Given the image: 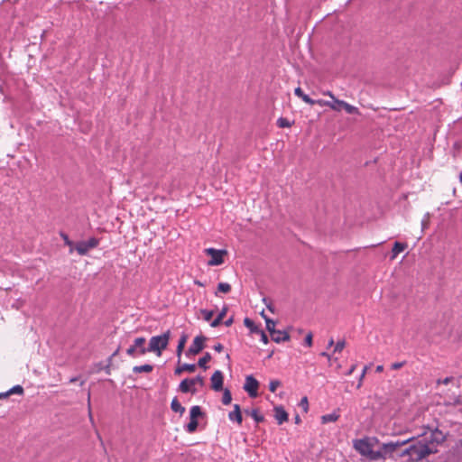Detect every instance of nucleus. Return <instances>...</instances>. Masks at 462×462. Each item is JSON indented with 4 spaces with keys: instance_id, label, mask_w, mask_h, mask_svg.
<instances>
[{
    "instance_id": "obj_22",
    "label": "nucleus",
    "mask_w": 462,
    "mask_h": 462,
    "mask_svg": "<svg viewBox=\"0 0 462 462\" xmlns=\"http://www.w3.org/2000/svg\"><path fill=\"white\" fill-rule=\"evenodd\" d=\"M171 408L174 412H179L180 414H183L185 412V408L180 403L177 397L173 398L171 401Z\"/></svg>"
},
{
    "instance_id": "obj_53",
    "label": "nucleus",
    "mask_w": 462,
    "mask_h": 462,
    "mask_svg": "<svg viewBox=\"0 0 462 462\" xmlns=\"http://www.w3.org/2000/svg\"><path fill=\"white\" fill-rule=\"evenodd\" d=\"M233 321H234V319H233V318L231 317V318H229L228 319H226V320L224 322V325H225L226 327H230V326L233 324Z\"/></svg>"
},
{
    "instance_id": "obj_19",
    "label": "nucleus",
    "mask_w": 462,
    "mask_h": 462,
    "mask_svg": "<svg viewBox=\"0 0 462 462\" xmlns=\"http://www.w3.org/2000/svg\"><path fill=\"white\" fill-rule=\"evenodd\" d=\"M407 248V244L395 242L393 247L392 258L394 259L400 253L403 252Z\"/></svg>"
},
{
    "instance_id": "obj_54",
    "label": "nucleus",
    "mask_w": 462,
    "mask_h": 462,
    "mask_svg": "<svg viewBox=\"0 0 462 462\" xmlns=\"http://www.w3.org/2000/svg\"><path fill=\"white\" fill-rule=\"evenodd\" d=\"M375 371L377 373L383 372V365H377L376 368H375Z\"/></svg>"
},
{
    "instance_id": "obj_60",
    "label": "nucleus",
    "mask_w": 462,
    "mask_h": 462,
    "mask_svg": "<svg viewBox=\"0 0 462 462\" xmlns=\"http://www.w3.org/2000/svg\"><path fill=\"white\" fill-rule=\"evenodd\" d=\"M119 350H120V348H119V347H117V348H116V350L112 355H111L110 359H111L112 357L116 356L118 354Z\"/></svg>"
},
{
    "instance_id": "obj_59",
    "label": "nucleus",
    "mask_w": 462,
    "mask_h": 462,
    "mask_svg": "<svg viewBox=\"0 0 462 462\" xmlns=\"http://www.w3.org/2000/svg\"><path fill=\"white\" fill-rule=\"evenodd\" d=\"M78 380H79V377H78V376H75V377H71V378L69 379V382L70 383H72L77 382Z\"/></svg>"
},
{
    "instance_id": "obj_12",
    "label": "nucleus",
    "mask_w": 462,
    "mask_h": 462,
    "mask_svg": "<svg viewBox=\"0 0 462 462\" xmlns=\"http://www.w3.org/2000/svg\"><path fill=\"white\" fill-rule=\"evenodd\" d=\"M274 417L279 425L288 420V413L282 406L274 407Z\"/></svg>"
},
{
    "instance_id": "obj_6",
    "label": "nucleus",
    "mask_w": 462,
    "mask_h": 462,
    "mask_svg": "<svg viewBox=\"0 0 462 462\" xmlns=\"http://www.w3.org/2000/svg\"><path fill=\"white\" fill-rule=\"evenodd\" d=\"M208 255L211 256V259L208 261V264L211 266L220 265L224 263V255L226 254V250L215 249V248H207L205 250Z\"/></svg>"
},
{
    "instance_id": "obj_51",
    "label": "nucleus",
    "mask_w": 462,
    "mask_h": 462,
    "mask_svg": "<svg viewBox=\"0 0 462 462\" xmlns=\"http://www.w3.org/2000/svg\"><path fill=\"white\" fill-rule=\"evenodd\" d=\"M303 101L310 106L315 105L316 99L310 98L308 95L303 97Z\"/></svg>"
},
{
    "instance_id": "obj_42",
    "label": "nucleus",
    "mask_w": 462,
    "mask_h": 462,
    "mask_svg": "<svg viewBox=\"0 0 462 462\" xmlns=\"http://www.w3.org/2000/svg\"><path fill=\"white\" fill-rule=\"evenodd\" d=\"M346 346L345 340H338L334 347V352H341Z\"/></svg>"
},
{
    "instance_id": "obj_48",
    "label": "nucleus",
    "mask_w": 462,
    "mask_h": 462,
    "mask_svg": "<svg viewBox=\"0 0 462 462\" xmlns=\"http://www.w3.org/2000/svg\"><path fill=\"white\" fill-rule=\"evenodd\" d=\"M405 362H396V363H393L391 365V369L393 370H397V369H400L402 368L403 365H404Z\"/></svg>"
},
{
    "instance_id": "obj_25",
    "label": "nucleus",
    "mask_w": 462,
    "mask_h": 462,
    "mask_svg": "<svg viewBox=\"0 0 462 462\" xmlns=\"http://www.w3.org/2000/svg\"><path fill=\"white\" fill-rule=\"evenodd\" d=\"M339 414L337 412H332L328 414H325L321 417L322 423H329V422H335L338 420Z\"/></svg>"
},
{
    "instance_id": "obj_52",
    "label": "nucleus",
    "mask_w": 462,
    "mask_h": 462,
    "mask_svg": "<svg viewBox=\"0 0 462 462\" xmlns=\"http://www.w3.org/2000/svg\"><path fill=\"white\" fill-rule=\"evenodd\" d=\"M214 350L217 352H221L224 349V346L222 344L217 343L213 346Z\"/></svg>"
},
{
    "instance_id": "obj_56",
    "label": "nucleus",
    "mask_w": 462,
    "mask_h": 462,
    "mask_svg": "<svg viewBox=\"0 0 462 462\" xmlns=\"http://www.w3.org/2000/svg\"><path fill=\"white\" fill-rule=\"evenodd\" d=\"M356 369V365H352L351 368L348 370V372L346 373L347 375H350L352 374V373L354 372V370Z\"/></svg>"
},
{
    "instance_id": "obj_1",
    "label": "nucleus",
    "mask_w": 462,
    "mask_h": 462,
    "mask_svg": "<svg viewBox=\"0 0 462 462\" xmlns=\"http://www.w3.org/2000/svg\"><path fill=\"white\" fill-rule=\"evenodd\" d=\"M411 462H419L427 457L430 454L437 452L433 449L429 443L418 440L411 444Z\"/></svg>"
},
{
    "instance_id": "obj_10",
    "label": "nucleus",
    "mask_w": 462,
    "mask_h": 462,
    "mask_svg": "<svg viewBox=\"0 0 462 462\" xmlns=\"http://www.w3.org/2000/svg\"><path fill=\"white\" fill-rule=\"evenodd\" d=\"M446 439H447L446 434L439 429H435L434 430H431L430 437L426 438L427 443L429 442L430 444H436V445L442 444L446 440Z\"/></svg>"
},
{
    "instance_id": "obj_57",
    "label": "nucleus",
    "mask_w": 462,
    "mask_h": 462,
    "mask_svg": "<svg viewBox=\"0 0 462 462\" xmlns=\"http://www.w3.org/2000/svg\"><path fill=\"white\" fill-rule=\"evenodd\" d=\"M9 395H10V394L8 393V391H7V392H5V393H0V399H2V398H5V397H7V396H9Z\"/></svg>"
},
{
    "instance_id": "obj_46",
    "label": "nucleus",
    "mask_w": 462,
    "mask_h": 462,
    "mask_svg": "<svg viewBox=\"0 0 462 462\" xmlns=\"http://www.w3.org/2000/svg\"><path fill=\"white\" fill-rule=\"evenodd\" d=\"M315 105H319L320 106H330V101L323 100V99H316Z\"/></svg>"
},
{
    "instance_id": "obj_32",
    "label": "nucleus",
    "mask_w": 462,
    "mask_h": 462,
    "mask_svg": "<svg viewBox=\"0 0 462 462\" xmlns=\"http://www.w3.org/2000/svg\"><path fill=\"white\" fill-rule=\"evenodd\" d=\"M244 324L245 326L249 328L252 332H255V333H258L259 329L257 328V327L255 326L254 322L249 319V318H245L244 319Z\"/></svg>"
},
{
    "instance_id": "obj_18",
    "label": "nucleus",
    "mask_w": 462,
    "mask_h": 462,
    "mask_svg": "<svg viewBox=\"0 0 462 462\" xmlns=\"http://www.w3.org/2000/svg\"><path fill=\"white\" fill-rule=\"evenodd\" d=\"M444 403L446 405H457L460 403V398L457 393H453L444 398Z\"/></svg>"
},
{
    "instance_id": "obj_4",
    "label": "nucleus",
    "mask_w": 462,
    "mask_h": 462,
    "mask_svg": "<svg viewBox=\"0 0 462 462\" xmlns=\"http://www.w3.org/2000/svg\"><path fill=\"white\" fill-rule=\"evenodd\" d=\"M99 245V240L96 237H90L87 241H79L75 244L74 250L79 255H86L91 250L96 248Z\"/></svg>"
},
{
    "instance_id": "obj_44",
    "label": "nucleus",
    "mask_w": 462,
    "mask_h": 462,
    "mask_svg": "<svg viewBox=\"0 0 462 462\" xmlns=\"http://www.w3.org/2000/svg\"><path fill=\"white\" fill-rule=\"evenodd\" d=\"M411 445H409L407 448H405L401 453H400V457H408V460L411 462Z\"/></svg>"
},
{
    "instance_id": "obj_5",
    "label": "nucleus",
    "mask_w": 462,
    "mask_h": 462,
    "mask_svg": "<svg viewBox=\"0 0 462 462\" xmlns=\"http://www.w3.org/2000/svg\"><path fill=\"white\" fill-rule=\"evenodd\" d=\"M373 443L367 439H356L354 441L355 449L362 456L368 457L373 450Z\"/></svg>"
},
{
    "instance_id": "obj_26",
    "label": "nucleus",
    "mask_w": 462,
    "mask_h": 462,
    "mask_svg": "<svg viewBox=\"0 0 462 462\" xmlns=\"http://www.w3.org/2000/svg\"><path fill=\"white\" fill-rule=\"evenodd\" d=\"M198 426H199L198 420L189 419V422L184 426V429L188 433H193L196 431Z\"/></svg>"
},
{
    "instance_id": "obj_20",
    "label": "nucleus",
    "mask_w": 462,
    "mask_h": 462,
    "mask_svg": "<svg viewBox=\"0 0 462 462\" xmlns=\"http://www.w3.org/2000/svg\"><path fill=\"white\" fill-rule=\"evenodd\" d=\"M281 333H282L281 335L276 334V333L271 334L272 339L276 343L288 341L290 339V336L286 331L281 330Z\"/></svg>"
},
{
    "instance_id": "obj_11",
    "label": "nucleus",
    "mask_w": 462,
    "mask_h": 462,
    "mask_svg": "<svg viewBox=\"0 0 462 462\" xmlns=\"http://www.w3.org/2000/svg\"><path fill=\"white\" fill-rule=\"evenodd\" d=\"M211 387L214 391L219 392L223 389V373L220 370H217L211 375Z\"/></svg>"
},
{
    "instance_id": "obj_50",
    "label": "nucleus",
    "mask_w": 462,
    "mask_h": 462,
    "mask_svg": "<svg viewBox=\"0 0 462 462\" xmlns=\"http://www.w3.org/2000/svg\"><path fill=\"white\" fill-rule=\"evenodd\" d=\"M366 370H367V366H365L361 374H360V378H359V383L357 384V388H360L361 385H362V381H363V378L365 377V374L366 373Z\"/></svg>"
},
{
    "instance_id": "obj_43",
    "label": "nucleus",
    "mask_w": 462,
    "mask_h": 462,
    "mask_svg": "<svg viewBox=\"0 0 462 462\" xmlns=\"http://www.w3.org/2000/svg\"><path fill=\"white\" fill-rule=\"evenodd\" d=\"M455 378L453 376L446 377L444 379H439L437 381V384H448L449 383H454Z\"/></svg>"
},
{
    "instance_id": "obj_16",
    "label": "nucleus",
    "mask_w": 462,
    "mask_h": 462,
    "mask_svg": "<svg viewBox=\"0 0 462 462\" xmlns=\"http://www.w3.org/2000/svg\"><path fill=\"white\" fill-rule=\"evenodd\" d=\"M195 370H196V365H194V364H183V365L178 366L175 369L174 374L176 375H179L181 373H183L184 371H188L189 373H193V372H195Z\"/></svg>"
},
{
    "instance_id": "obj_47",
    "label": "nucleus",
    "mask_w": 462,
    "mask_h": 462,
    "mask_svg": "<svg viewBox=\"0 0 462 462\" xmlns=\"http://www.w3.org/2000/svg\"><path fill=\"white\" fill-rule=\"evenodd\" d=\"M304 344L307 346H312V334L311 333H309L305 339H304Z\"/></svg>"
},
{
    "instance_id": "obj_8",
    "label": "nucleus",
    "mask_w": 462,
    "mask_h": 462,
    "mask_svg": "<svg viewBox=\"0 0 462 462\" xmlns=\"http://www.w3.org/2000/svg\"><path fill=\"white\" fill-rule=\"evenodd\" d=\"M259 387V382L252 375L245 377V383L244 384V390L248 393L251 398H255L258 395L257 390Z\"/></svg>"
},
{
    "instance_id": "obj_28",
    "label": "nucleus",
    "mask_w": 462,
    "mask_h": 462,
    "mask_svg": "<svg viewBox=\"0 0 462 462\" xmlns=\"http://www.w3.org/2000/svg\"><path fill=\"white\" fill-rule=\"evenodd\" d=\"M60 236L64 241V244L69 246V253L71 254L74 251L75 244L69 239V236L64 232H60Z\"/></svg>"
},
{
    "instance_id": "obj_45",
    "label": "nucleus",
    "mask_w": 462,
    "mask_h": 462,
    "mask_svg": "<svg viewBox=\"0 0 462 462\" xmlns=\"http://www.w3.org/2000/svg\"><path fill=\"white\" fill-rule=\"evenodd\" d=\"M294 94L298 97L301 98L302 100H303V97L307 96L300 87H298L294 89Z\"/></svg>"
},
{
    "instance_id": "obj_41",
    "label": "nucleus",
    "mask_w": 462,
    "mask_h": 462,
    "mask_svg": "<svg viewBox=\"0 0 462 462\" xmlns=\"http://www.w3.org/2000/svg\"><path fill=\"white\" fill-rule=\"evenodd\" d=\"M300 407H301L303 409V411L305 412L308 411L309 410V402H308V398L306 396L302 397L300 403H299Z\"/></svg>"
},
{
    "instance_id": "obj_64",
    "label": "nucleus",
    "mask_w": 462,
    "mask_h": 462,
    "mask_svg": "<svg viewBox=\"0 0 462 462\" xmlns=\"http://www.w3.org/2000/svg\"><path fill=\"white\" fill-rule=\"evenodd\" d=\"M421 226H422V228H425V227H426V226H427V221L423 219V220L421 221Z\"/></svg>"
},
{
    "instance_id": "obj_9",
    "label": "nucleus",
    "mask_w": 462,
    "mask_h": 462,
    "mask_svg": "<svg viewBox=\"0 0 462 462\" xmlns=\"http://www.w3.org/2000/svg\"><path fill=\"white\" fill-rule=\"evenodd\" d=\"M206 339H207L206 337L203 335H199V336L195 337L192 344L190 345V346L188 349V354L197 355L200 351H202V349L204 348V342L206 341Z\"/></svg>"
},
{
    "instance_id": "obj_40",
    "label": "nucleus",
    "mask_w": 462,
    "mask_h": 462,
    "mask_svg": "<svg viewBox=\"0 0 462 462\" xmlns=\"http://www.w3.org/2000/svg\"><path fill=\"white\" fill-rule=\"evenodd\" d=\"M277 125L280 127H289V126H291V124H290L289 120L287 118H284V117H280L277 120Z\"/></svg>"
},
{
    "instance_id": "obj_33",
    "label": "nucleus",
    "mask_w": 462,
    "mask_h": 462,
    "mask_svg": "<svg viewBox=\"0 0 462 462\" xmlns=\"http://www.w3.org/2000/svg\"><path fill=\"white\" fill-rule=\"evenodd\" d=\"M232 395L231 392L228 389H225L222 396V402L224 405H228L231 403Z\"/></svg>"
},
{
    "instance_id": "obj_35",
    "label": "nucleus",
    "mask_w": 462,
    "mask_h": 462,
    "mask_svg": "<svg viewBox=\"0 0 462 462\" xmlns=\"http://www.w3.org/2000/svg\"><path fill=\"white\" fill-rule=\"evenodd\" d=\"M200 313L204 319L205 321H210L213 315H214V310H205V309H201L200 310Z\"/></svg>"
},
{
    "instance_id": "obj_27",
    "label": "nucleus",
    "mask_w": 462,
    "mask_h": 462,
    "mask_svg": "<svg viewBox=\"0 0 462 462\" xmlns=\"http://www.w3.org/2000/svg\"><path fill=\"white\" fill-rule=\"evenodd\" d=\"M203 412L201 408L199 405H194L190 408L189 411V419L198 420L199 417L202 416Z\"/></svg>"
},
{
    "instance_id": "obj_55",
    "label": "nucleus",
    "mask_w": 462,
    "mask_h": 462,
    "mask_svg": "<svg viewBox=\"0 0 462 462\" xmlns=\"http://www.w3.org/2000/svg\"><path fill=\"white\" fill-rule=\"evenodd\" d=\"M263 302L266 304V306H267L268 310H269L270 311L273 312V309L272 308L271 304H268V303H267V300H266V299H263Z\"/></svg>"
},
{
    "instance_id": "obj_15",
    "label": "nucleus",
    "mask_w": 462,
    "mask_h": 462,
    "mask_svg": "<svg viewBox=\"0 0 462 462\" xmlns=\"http://www.w3.org/2000/svg\"><path fill=\"white\" fill-rule=\"evenodd\" d=\"M262 317L265 320V324H266V328L267 330L270 332V334H273V333H276V334H279L281 335V330H277L275 329V322L271 319L270 318H268L265 314H264V311H262L261 313Z\"/></svg>"
},
{
    "instance_id": "obj_30",
    "label": "nucleus",
    "mask_w": 462,
    "mask_h": 462,
    "mask_svg": "<svg viewBox=\"0 0 462 462\" xmlns=\"http://www.w3.org/2000/svg\"><path fill=\"white\" fill-rule=\"evenodd\" d=\"M368 458L371 460H378L381 458H385V454H384L383 450L382 449V448H380V450H377V451H374L373 449L371 454L369 455Z\"/></svg>"
},
{
    "instance_id": "obj_23",
    "label": "nucleus",
    "mask_w": 462,
    "mask_h": 462,
    "mask_svg": "<svg viewBox=\"0 0 462 462\" xmlns=\"http://www.w3.org/2000/svg\"><path fill=\"white\" fill-rule=\"evenodd\" d=\"M187 339H188V336L185 334H182L179 339L177 349H176V353L179 357H180V356H181V353L184 349Z\"/></svg>"
},
{
    "instance_id": "obj_3",
    "label": "nucleus",
    "mask_w": 462,
    "mask_h": 462,
    "mask_svg": "<svg viewBox=\"0 0 462 462\" xmlns=\"http://www.w3.org/2000/svg\"><path fill=\"white\" fill-rule=\"evenodd\" d=\"M146 342L145 337H140L134 340V344L126 349V354L129 356L136 357L138 356H143L147 353L144 344Z\"/></svg>"
},
{
    "instance_id": "obj_61",
    "label": "nucleus",
    "mask_w": 462,
    "mask_h": 462,
    "mask_svg": "<svg viewBox=\"0 0 462 462\" xmlns=\"http://www.w3.org/2000/svg\"><path fill=\"white\" fill-rule=\"evenodd\" d=\"M334 345V339L333 338H330L328 343V346L330 347Z\"/></svg>"
},
{
    "instance_id": "obj_49",
    "label": "nucleus",
    "mask_w": 462,
    "mask_h": 462,
    "mask_svg": "<svg viewBox=\"0 0 462 462\" xmlns=\"http://www.w3.org/2000/svg\"><path fill=\"white\" fill-rule=\"evenodd\" d=\"M258 333L261 334V341L263 343V344H268L269 342V339H268V337L267 335L263 331V330H259Z\"/></svg>"
},
{
    "instance_id": "obj_24",
    "label": "nucleus",
    "mask_w": 462,
    "mask_h": 462,
    "mask_svg": "<svg viewBox=\"0 0 462 462\" xmlns=\"http://www.w3.org/2000/svg\"><path fill=\"white\" fill-rule=\"evenodd\" d=\"M339 105L342 106V109H345L346 112L349 115H354V114H357L358 113V108L348 104L347 102L346 101H341V102H338Z\"/></svg>"
},
{
    "instance_id": "obj_62",
    "label": "nucleus",
    "mask_w": 462,
    "mask_h": 462,
    "mask_svg": "<svg viewBox=\"0 0 462 462\" xmlns=\"http://www.w3.org/2000/svg\"><path fill=\"white\" fill-rule=\"evenodd\" d=\"M326 95L329 96L332 99H335V96L332 94L331 91H328Z\"/></svg>"
},
{
    "instance_id": "obj_38",
    "label": "nucleus",
    "mask_w": 462,
    "mask_h": 462,
    "mask_svg": "<svg viewBox=\"0 0 462 462\" xmlns=\"http://www.w3.org/2000/svg\"><path fill=\"white\" fill-rule=\"evenodd\" d=\"M341 101L342 100L337 99L335 97V99H333V101H330V106H328V107H330L331 109H333L335 111H341L342 106L338 104V102H341Z\"/></svg>"
},
{
    "instance_id": "obj_21",
    "label": "nucleus",
    "mask_w": 462,
    "mask_h": 462,
    "mask_svg": "<svg viewBox=\"0 0 462 462\" xmlns=\"http://www.w3.org/2000/svg\"><path fill=\"white\" fill-rule=\"evenodd\" d=\"M153 370V366L149 364L142 365H135L133 368V372L135 374L140 373H151Z\"/></svg>"
},
{
    "instance_id": "obj_29",
    "label": "nucleus",
    "mask_w": 462,
    "mask_h": 462,
    "mask_svg": "<svg viewBox=\"0 0 462 462\" xmlns=\"http://www.w3.org/2000/svg\"><path fill=\"white\" fill-rule=\"evenodd\" d=\"M210 360H211V355L208 352H207L201 358L199 359L198 365L199 367L203 368L204 370H206L208 368L206 364L208 362H209Z\"/></svg>"
},
{
    "instance_id": "obj_63",
    "label": "nucleus",
    "mask_w": 462,
    "mask_h": 462,
    "mask_svg": "<svg viewBox=\"0 0 462 462\" xmlns=\"http://www.w3.org/2000/svg\"><path fill=\"white\" fill-rule=\"evenodd\" d=\"M295 422H296V423H300V416H299V415H296V416H295Z\"/></svg>"
},
{
    "instance_id": "obj_36",
    "label": "nucleus",
    "mask_w": 462,
    "mask_h": 462,
    "mask_svg": "<svg viewBox=\"0 0 462 462\" xmlns=\"http://www.w3.org/2000/svg\"><path fill=\"white\" fill-rule=\"evenodd\" d=\"M23 388L17 384V385H14L13 386L10 390H8V393L11 395V394H23Z\"/></svg>"
},
{
    "instance_id": "obj_39",
    "label": "nucleus",
    "mask_w": 462,
    "mask_h": 462,
    "mask_svg": "<svg viewBox=\"0 0 462 462\" xmlns=\"http://www.w3.org/2000/svg\"><path fill=\"white\" fill-rule=\"evenodd\" d=\"M281 385V382L279 380H272L269 383V390L272 393H274L276 389Z\"/></svg>"
},
{
    "instance_id": "obj_37",
    "label": "nucleus",
    "mask_w": 462,
    "mask_h": 462,
    "mask_svg": "<svg viewBox=\"0 0 462 462\" xmlns=\"http://www.w3.org/2000/svg\"><path fill=\"white\" fill-rule=\"evenodd\" d=\"M190 383L194 385L199 384L200 386L204 385V378L201 375H197L193 378H189Z\"/></svg>"
},
{
    "instance_id": "obj_2",
    "label": "nucleus",
    "mask_w": 462,
    "mask_h": 462,
    "mask_svg": "<svg viewBox=\"0 0 462 462\" xmlns=\"http://www.w3.org/2000/svg\"><path fill=\"white\" fill-rule=\"evenodd\" d=\"M171 337L170 330H167L160 336H153L150 338L149 346L146 347L147 352H153L158 356L162 355V350L166 349L169 345Z\"/></svg>"
},
{
    "instance_id": "obj_14",
    "label": "nucleus",
    "mask_w": 462,
    "mask_h": 462,
    "mask_svg": "<svg viewBox=\"0 0 462 462\" xmlns=\"http://www.w3.org/2000/svg\"><path fill=\"white\" fill-rule=\"evenodd\" d=\"M228 419L231 421L237 422L239 425L242 423L243 417H242L241 409H240V405L239 404H235L234 405V411H230L228 413Z\"/></svg>"
},
{
    "instance_id": "obj_58",
    "label": "nucleus",
    "mask_w": 462,
    "mask_h": 462,
    "mask_svg": "<svg viewBox=\"0 0 462 462\" xmlns=\"http://www.w3.org/2000/svg\"><path fill=\"white\" fill-rule=\"evenodd\" d=\"M320 356H326L328 360H330V358H331L330 355H328L327 352L320 353Z\"/></svg>"
},
{
    "instance_id": "obj_13",
    "label": "nucleus",
    "mask_w": 462,
    "mask_h": 462,
    "mask_svg": "<svg viewBox=\"0 0 462 462\" xmlns=\"http://www.w3.org/2000/svg\"><path fill=\"white\" fill-rule=\"evenodd\" d=\"M179 391L183 393H191L192 394H195L197 393V389L190 383L189 378H186L180 382Z\"/></svg>"
},
{
    "instance_id": "obj_17",
    "label": "nucleus",
    "mask_w": 462,
    "mask_h": 462,
    "mask_svg": "<svg viewBox=\"0 0 462 462\" xmlns=\"http://www.w3.org/2000/svg\"><path fill=\"white\" fill-rule=\"evenodd\" d=\"M226 311H227V307H224L221 311L217 314V316L216 317L215 319H213L211 322H210V327L212 328H217L218 327L221 323H222V320L224 319V317L226 316Z\"/></svg>"
},
{
    "instance_id": "obj_7",
    "label": "nucleus",
    "mask_w": 462,
    "mask_h": 462,
    "mask_svg": "<svg viewBox=\"0 0 462 462\" xmlns=\"http://www.w3.org/2000/svg\"><path fill=\"white\" fill-rule=\"evenodd\" d=\"M411 439H407L403 440H396V441H390L386 443L382 444V449L383 450L385 457L389 456L391 457L393 452H395L399 448L407 445Z\"/></svg>"
},
{
    "instance_id": "obj_31",
    "label": "nucleus",
    "mask_w": 462,
    "mask_h": 462,
    "mask_svg": "<svg viewBox=\"0 0 462 462\" xmlns=\"http://www.w3.org/2000/svg\"><path fill=\"white\" fill-rule=\"evenodd\" d=\"M246 412L249 413L257 423L263 422L264 420V417L259 413L257 409H254L250 412L246 411Z\"/></svg>"
},
{
    "instance_id": "obj_34",
    "label": "nucleus",
    "mask_w": 462,
    "mask_h": 462,
    "mask_svg": "<svg viewBox=\"0 0 462 462\" xmlns=\"http://www.w3.org/2000/svg\"><path fill=\"white\" fill-rule=\"evenodd\" d=\"M217 291L223 293H227L231 291V285L227 282H219L217 285Z\"/></svg>"
}]
</instances>
